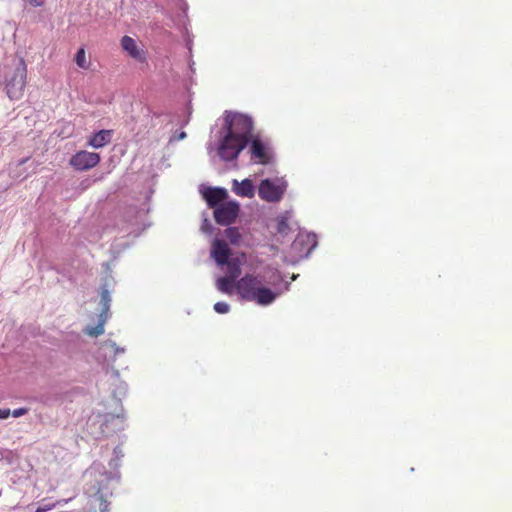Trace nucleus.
Returning <instances> with one entry per match:
<instances>
[{
	"label": "nucleus",
	"instance_id": "nucleus-12",
	"mask_svg": "<svg viewBox=\"0 0 512 512\" xmlns=\"http://www.w3.org/2000/svg\"><path fill=\"white\" fill-rule=\"evenodd\" d=\"M203 197L209 207H217L227 198V191L224 188H207L203 192Z\"/></svg>",
	"mask_w": 512,
	"mask_h": 512
},
{
	"label": "nucleus",
	"instance_id": "nucleus-1",
	"mask_svg": "<svg viewBox=\"0 0 512 512\" xmlns=\"http://www.w3.org/2000/svg\"><path fill=\"white\" fill-rule=\"evenodd\" d=\"M235 289L241 299L255 302L260 306H268L278 297V293L265 287L262 279L254 274H246L237 280Z\"/></svg>",
	"mask_w": 512,
	"mask_h": 512
},
{
	"label": "nucleus",
	"instance_id": "nucleus-17",
	"mask_svg": "<svg viewBox=\"0 0 512 512\" xmlns=\"http://www.w3.org/2000/svg\"><path fill=\"white\" fill-rule=\"evenodd\" d=\"M75 62L81 69L87 70L90 68V61L86 56L84 48H80L75 55Z\"/></svg>",
	"mask_w": 512,
	"mask_h": 512
},
{
	"label": "nucleus",
	"instance_id": "nucleus-23",
	"mask_svg": "<svg viewBox=\"0 0 512 512\" xmlns=\"http://www.w3.org/2000/svg\"><path fill=\"white\" fill-rule=\"evenodd\" d=\"M33 7H40L43 6L45 3V0H25Z\"/></svg>",
	"mask_w": 512,
	"mask_h": 512
},
{
	"label": "nucleus",
	"instance_id": "nucleus-6",
	"mask_svg": "<svg viewBox=\"0 0 512 512\" xmlns=\"http://www.w3.org/2000/svg\"><path fill=\"white\" fill-rule=\"evenodd\" d=\"M251 159L258 164L268 165L273 161V152L268 143L259 136H254L250 141Z\"/></svg>",
	"mask_w": 512,
	"mask_h": 512
},
{
	"label": "nucleus",
	"instance_id": "nucleus-26",
	"mask_svg": "<svg viewBox=\"0 0 512 512\" xmlns=\"http://www.w3.org/2000/svg\"><path fill=\"white\" fill-rule=\"evenodd\" d=\"M111 347L114 348L115 354H117L118 352H124V349L115 348V344H112Z\"/></svg>",
	"mask_w": 512,
	"mask_h": 512
},
{
	"label": "nucleus",
	"instance_id": "nucleus-7",
	"mask_svg": "<svg viewBox=\"0 0 512 512\" xmlns=\"http://www.w3.org/2000/svg\"><path fill=\"white\" fill-rule=\"evenodd\" d=\"M100 160L98 153L81 150L70 158L69 164L77 171H86L97 166Z\"/></svg>",
	"mask_w": 512,
	"mask_h": 512
},
{
	"label": "nucleus",
	"instance_id": "nucleus-9",
	"mask_svg": "<svg viewBox=\"0 0 512 512\" xmlns=\"http://www.w3.org/2000/svg\"><path fill=\"white\" fill-rule=\"evenodd\" d=\"M111 298L107 290H103L101 293V303L103 306L102 312L99 315V322L96 326H88L84 329V333L91 337H98L104 333V325L108 317V310Z\"/></svg>",
	"mask_w": 512,
	"mask_h": 512
},
{
	"label": "nucleus",
	"instance_id": "nucleus-20",
	"mask_svg": "<svg viewBox=\"0 0 512 512\" xmlns=\"http://www.w3.org/2000/svg\"><path fill=\"white\" fill-rule=\"evenodd\" d=\"M214 310L219 314L228 313L230 306L226 302H217L214 304Z\"/></svg>",
	"mask_w": 512,
	"mask_h": 512
},
{
	"label": "nucleus",
	"instance_id": "nucleus-24",
	"mask_svg": "<svg viewBox=\"0 0 512 512\" xmlns=\"http://www.w3.org/2000/svg\"><path fill=\"white\" fill-rule=\"evenodd\" d=\"M11 415L10 409H1L0 408V419H6Z\"/></svg>",
	"mask_w": 512,
	"mask_h": 512
},
{
	"label": "nucleus",
	"instance_id": "nucleus-15",
	"mask_svg": "<svg viewBox=\"0 0 512 512\" xmlns=\"http://www.w3.org/2000/svg\"><path fill=\"white\" fill-rule=\"evenodd\" d=\"M235 283V279L225 275L217 279L216 287L220 292L231 295L233 287H235Z\"/></svg>",
	"mask_w": 512,
	"mask_h": 512
},
{
	"label": "nucleus",
	"instance_id": "nucleus-13",
	"mask_svg": "<svg viewBox=\"0 0 512 512\" xmlns=\"http://www.w3.org/2000/svg\"><path fill=\"white\" fill-rule=\"evenodd\" d=\"M111 139L112 130H100L89 138L88 145L96 149L102 148L109 144Z\"/></svg>",
	"mask_w": 512,
	"mask_h": 512
},
{
	"label": "nucleus",
	"instance_id": "nucleus-22",
	"mask_svg": "<svg viewBox=\"0 0 512 512\" xmlns=\"http://www.w3.org/2000/svg\"><path fill=\"white\" fill-rule=\"evenodd\" d=\"M286 229H288V223L284 219L280 220L277 228L278 232L284 233Z\"/></svg>",
	"mask_w": 512,
	"mask_h": 512
},
{
	"label": "nucleus",
	"instance_id": "nucleus-16",
	"mask_svg": "<svg viewBox=\"0 0 512 512\" xmlns=\"http://www.w3.org/2000/svg\"><path fill=\"white\" fill-rule=\"evenodd\" d=\"M225 265L227 266L226 276L236 280L241 275V267L238 259H230Z\"/></svg>",
	"mask_w": 512,
	"mask_h": 512
},
{
	"label": "nucleus",
	"instance_id": "nucleus-25",
	"mask_svg": "<svg viewBox=\"0 0 512 512\" xmlns=\"http://www.w3.org/2000/svg\"><path fill=\"white\" fill-rule=\"evenodd\" d=\"M54 505H49V506H45V507H39L36 512H46L47 510L53 508Z\"/></svg>",
	"mask_w": 512,
	"mask_h": 512
},
{
	"label": "nucleus",
	"instance_id": "nucleus-11",
	"mask_svg": "<svg viewBox=\"0 0 512 512\" xmlns=\"http://www.w3.org/2000/svg\"><path fill=\"white\" fill-rule=\"evenodd\" d=\"M121 47L122 49L133 59L144 62L146 60V54L145 51L140 48L132 37L130 36H123L121 38Z\"/></svg>",
	"mask_w": 512,
	"mask_h": 512
},
{
	"label": "nucleus",
	"instance_id": "nucleus-5",
	"mask_svg": "<svg viewBox=\"0 0 512 512\" xmlns=\"http://www.w3.org/2000/svg\"><path fill=\"white\" fill-rule=\"evenodd\" d=\"M247 146V141L234 135L226 134L219 147V155L225 161H231L238 157Z\"/></svg>",
	"mask_w": 512,
	"mask_h": 512
},
{
	"label": "nucleus",
	"instance_id": "nucleus-8",
	"mask_svg": "<svg viewBox=\"0 0 512 512\" xmlns=\"http://www.w3.org/2000/svg\"><path fill=\"white\" fill-rule=\"evenodd\" d=\"M240 211V206L235 201L222 203L214 209V219L220 225L232 224Z\"/></svg>",
	"mask_w": 512,
	"mask_h": 512
},
{
	"label": "nucleus",
	"instance_id": "nucleus-27",
	"mask_svg": "<svg viewBox=\"0 0 512 512\" xmlns=\"http://www.w3.org/2000/svg\"><path fill=\"white\" fill-rule=\"evenodd\" d=\"M27 160H28V158H26V159L22 160V161L20 162V165L24 164Z\"/></svg>",
	"mask_w": 512,
	"mask_h": 512
},
{
	"label": "nucleus",
	"instance_id": "nucleus-14",
	"mask_svg": "<svg viewBox=\"0 0 512 512\" xmlns=\"http://www.w3.org/2000/svg\"><path fill=\"white\" fill-rule=\"evenodd\" d=\"M233 191L241 197L251 198L254 196L255 188L250 179H245L242 182L237 180L233 181Z\"/></svg>",
	"mask_w": 512,
	"mask_h": 512
},
{
	"label": "nucleus",
	"instance_id": "nucleus-18",
	"mask_svg": "<svg viewBox=\"0 0 512 512\" xmlns=\"http://www.w3.org/2000/svg\"><path fill=\"white\" fill-rule=\"evenodd\" d=\"M225 236L231 244L236 245L241 240V234L236 227H229L225 230Z\"/></svg>",
	"mask_w": 512,
	"mask_h": 512
},
{
	"label": "nucleus",
	"instance_id": "nucleus-2",
	"mask_svg": "<svg viewBox=\"0 0 512 512\" xmlns=\"http://www.w3.org/2000/svg\"><path fill=\"white\" fill-rule=\"evenodd\" d=\"M27 64L24 58H20L13 74L6 79L5 91L10 100H19L27 84Z\"/></svg>",
	"mask_w": 512,
	"mask_h": 512
},
{
	"label": "nucleus",
	"instance_id": "nucleus-19",
	"mask_svg": "<svg viewBox=\"0 0 512 512\" xmlns=\"http://www.w3.org/2000/svg\"><path fill=\"white\" fill-rule=\"evenodd\" d=\"M95 500L99 502L100 512H108L109 502L104 498L103 495H101V494L95 495Z\"/></svg>",
	"mask_w": 512,
	"mask_h": 512
},
{
	"label": "nucleus",
	"instance_id": "nucleus-4",
	"mask_svg": "<svg viewBox=\"0 0 512 512\" xmlns=\"http://www.w3.org/2000/svg\"><path fill=\"white\" fill-rule=\"evenodd\" d=\"M286 182L280 179H264L258 187V195L267 202H278L284 195Z\"/></svg>",
	"mask_w": 512,
	"mask_h": 512
},
{
	"label": "nucleus",
	"instance_id": "nucleus-10",
	"mask_svg": "<svg viewBox=\"0 0 512 512\" xmlns=\"http://www.w3.org/2000/svg\"><path fill=\"white\" fill-rule=\"evenodd\" d=\"M231 249L221 239H215L212 243L211 256L219 266H224L230 260Z\"/></svg>",
	"mask_w": 512,
	"mask_h": 512
},
{
	"label": "nucleus",
	"instance_id": "nucleus-21",
	"mask_svg": "<svg viewBox=\"0 0 512 512\" xmlns=\"http://www.w3.org/2000/svg\"><path fill=\"white\" fill-rule=\"evenodd\" d=\"M29 411L28 408H25V407H21V408H18V409H14L12 412H11V415L15 418H18V417H21L25 414H27Z\"/></svg>",
	"mask_w": 512,
	"mask_h": 512
},
{
	"label": "nucleus",
	"instance_id": "nucleus-3",
	"mask_svg": "<svg viewBox=\"0 0 512 512\" xmlns=\"http://www.w3.org/2000/svg\"><path fill=\"white\" fill-rule=\"evenodd\" d=\"M227 133L235 137L245 139L247 144L253 136V122L250 117L242 114H234L226 119Z\"/></svg>",
	"mask_w": 512,
	"mask_h": 512
}]
</instances>
